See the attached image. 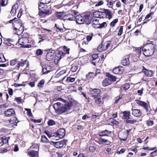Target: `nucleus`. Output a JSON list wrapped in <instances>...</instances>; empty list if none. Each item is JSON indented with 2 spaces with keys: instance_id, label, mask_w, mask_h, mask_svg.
<instances>
[{
  "instance_id": "28",
  "label": "nucleus",
  "mask_w": 157,
  "mask_h": 157,
  "mask_svg": "<svg viewBox=\"0 0 157 157\" xmlns=\"http://www.w3.org/2000/svg\"><path fill=\"white\" fill-rule=\"evenodd\" d=\"M108 122L110 123L109 124H115L117 125L119 124L118 121L114 120L113 118H110L108 120Z\"/></svg>"
},
{
  "instance_id": "6",
  "label": "nucleus",
  "mask_w": 157,
  "mask_h": 157,
  "mask_svg": "<svg viewBox=\"0 0 157 157\" xmlns=\"http://www.w3.org/2000/svg\"><path fill=\"white\" fill-rule=\"evenodd\" d=\"M56 136H58L59 138H61L65 135V130L63 128H60L58 130L56 133Z\"/></svg>"
},
{
  "instance_id": "4",
  "label": "nucleus",
  "mask_w": 157,
  "mask_h": 157,
  "mask_svg": "<svg viewBox=\"0 0 157 157\" xmlns=\"http://www.w3.org/2000/svg\"><path fill=\"white\" fill-rule=\"evenodd\" d=\"M135 101L136 103L139 106L143 108L147 112H148L149 105L147 103L145 102L138 100H136Z\"/></svg>"
},
{
  "instance_id": "24",
  "label": "nucleus",
  "mask_w": 157,
  "mask_h": 157,
  "mask_svg": "<svg viewBox=\"0 0 157 157\" xmlns=\"http://www.w3.org/2000/svg\"><path fill=\"white\" fill-rule=\"evenodd\" d=\"M106 76L108 77V78H109L110 80L111 81L112 83L113 82H114L116 81V78L115 76H114L113 75L110 74L109 73H107L106 74Z\"/></svg>"
},
{
  "instance_id": "15",
  "label": "nucleus",
  "mask_w": 157,
  "mask_h": 157,
  "mask_svg": "<svg viewBox=\"0 0 157 157\" xmlns=\"http://www.w3.org/2000/svg\"><path fill=\"white\" fill-rule=\"evenodd\" d=\"M124 70L122 67H118L115 68L113 70V72L115 74H121Z\"/></svg>"
},
{
  "instance_id": "57",
  "label": "nucleus",
  "mask_w": 157,
  "mask_h": 157,
  "mask_svg": "<svg viewBox=\"0 0 157 157\" xmlns=\"http://www.w3.org/2000/svg\"><path fill=\"white\" fill-rule=\"evenodd\" d=\"M16 59L12 60L10 61V65L11 66H14L16 64Z\"/></svg>"
},
{
  "instance_id": "14",
  "label": "nucleus",
  "mask_w": 157,
  "mask_h": 157,
  "mask_svg": "<svg viewBox=\"0 0 157 157\" xmlns=\"http://www.w3.org/2000/svg\"><path fill=\"white\" fill-rule=\"evenodd\" d=\"M84 17V22L86 24L89 25L91 23L92 18L90 15V14H85Z\"/></svg>"
},
{
  "instance_id": "36",
  "label": "nucleus",
  "mask_w": 157,
  "mask_h": 157,
  "mask_svg": "<svg viewBox=\"0 0 157 157\" xmlns=\"http://www.w3.org/2000/svg\"><path fill=\"white\" fill-rule=\"evenodd\" d=\"M127 133H124V135L125 136V137L124 138H120V139L121 140H122L123 141H126L127 139V137L128 135L129 131L128 130H127Z\"/></svg>"
},
{
  "instance_id": "22",
  "label": "nucleus",
  "mask_w": 157,
  "mask_h": 157,
  "mask_svg": "<svg viewBox=\"0 0 157 157\" xmlns=\"http://www.w3.org/2000/svg\"><path fill=\"white\" fill-rule=\"evenodd\" d=\"M92 25L95 28H99L100 25L98 20L97 19L94 20L92 22Z\"/></svg>"
},
{
  "instance_id": "23",
  "label": "nucleus",
  "mask_w": 157,
  "mask_h": 157,
  "mask_svg": "<svg viewBox=\"0 0 157 157\" xmlns=\"http://www.w3.org/2000/svg\"><path fill=\"white\" fill-rule=\"evenodd\" d=\"M28 39L26 38H20L18 40V42L20 45H24L25 44H26L28 42Z\"/></svg>"
},
{
  "instance_id": "19",
  "label": "nucleus",
  "mask_w": 157,
  "mask_h": 157,
  "mask_svg": "<svg viewBox=\"0 0 157 157\" xmlns=\"http://www.w3.org/2000/svg\"><path fill=\"white\" fill-rule=\"evenodd\" d=\"M141 112L140 109H134L132 110V114L136 117H138L141 115Z\"/></svg>"
},
{
  "instance_id": "35",
  "label": "nucleus",
  "mask_w": 157,
  "mask_h": 157,
  "mask_svg": "<svg viewBox=\"0 0 157 157\" xmlns=\"http://www.w3.org/2000/svg\"><path fill=\"white\" fill-rule=\"evenodd\" d=\"M41 141L44 143H47L48 142V140L45 135H43L41 137Z\"/></svg>"
},
{
  "instance_id": "5",
  "label": "nucleus",
  "mask_w": 157,
  "mask_h": 157,
  "mask_svg": "<svg viewBox=\"0 0 157 157\" xmlns=\"http://www.w3.org/2000/svg\"><path fill=\"white\" fill-rule=\"evenodd\" d=\"M90 91L92 94V97L96 98L97 97L99 96L98 94L100 93L101 90L98 89H92L90 88Z\"/></svg>"
},
{
  "instance_id": "32",
  "label": "nucleus",
  "mask_w": 157,
  "mask_h": 157,
  "mask_svg": "<svg viewBox=\"0 0 157 157\" xmlns=\"http://www.w3.org/2000/svg\"><path fill=\"white\" fill-rule=\"evenodd\" d=\"M124 114V117L125 119L128 120L129 119L130 116V112H127L125 111L123 112Z\"/></svg>"
},
{
  "instance_id": "44",
  "label": "nucleus",
  "mask_w": 157,
  "mask_h": 157,
  "mask_svg": "<svg viewBox=\"0 0 157 157\" xmlns=\"http://www.w3.org/2000/svg\"><path fill=\"white\" fill-rule=\"evenodd\" d=\"M97 50L99 52H101L102 50H105V48H103V44H101L98 46Z\"/></svg>"
},
{
  "instance_id": "12",
  "label": "nucleus",
  "mask_w": 157,
  "mask_h": 157,
  "mask_svg": "<svg viewBox=\"0 0 157 157\" xmlns=\"http://www.w3.org/2000/svg\"><path fill=\"white\" fill-rule=\"evenodd\" d=\"M129 56L128 55H126L123 58L121 61V63L123 66H126L129 64L130 63L129 60Z\"/></svg>"
},
{
  "instance_id": "52",
  "label": "nucleus",
  "mask_w": 157,
  "mask_h": 157,
  "mask_svg": "<svg viewBox=\"0 0 157 157\" xmlns=\"http://www.w3.org/2000/svg\"><path fill=\"white\" fill-rule=\"evenodd\" d=\"M25 110L27 112V114L30 117H31L33 116V115L31 112V109H25Z\"/></svg>"
},
{
  "instance_id": "18",
  "label": "nucleus",
  "mask_w": 157,
  "mask_h": 157,
  "mask_svg": "<svg viewBox=\"0 0 157 157\" xmlns=\"http://www.w3.org/2000/svg\"><path fill=\"white\" fill-rule=\"evenodd\" d=\"M104 12L106 15V18H108L109 19H110L112 17V13L111 10L109 9H104L103 10Z\"/></svg>"
},
{
  "instance_id": "56",
  "label": "nucleus",
  "mask_w": 157,
  "mask_h": 157,
  "mask_svg": "<svg viewBox=\"0 0 157 157\" xmlns=\"http://www.w3.org/2000/svg\"><path fill=\"white\" fill-rule=\"evenodd\" d=\"M43 3L42 2V3H40V4L38 7L39 10L44 9L43 7V6H44Z\"/></svg>"
},
{
  "instance_id": "10",
  "label": "nucleus",
  "mask_w": 157,
  "mask_h": 157,
  "mask_svg": "<svg viewBox=\"0 0 157 157\" xmlns=\"http://www.w3.org/2000/svg\"><path fill=\"white\" fill-rule=\"evenodd\" d=\"M55 52V51L54 50L52 52H48L46 56V60L48 61H50L53 60L54 57Z\"/></svg>"
},
{
  "instance_id": "53",
  "label": "nucleus",
  "mask_w": 157,
  "mask_h": 157,
  "mask_svg": "<svg viewBox=\"0 0 157 157\" xmlns=\"http://www.w3.org/2000/svg\"><path fill=\"white\" fill-rule=\"evenodd\" d=\"M103 3V1L102 0H101L97 3L95 5V6L96 7L102 5Z\"/></svg>"
},
{
  "instance_id": "13",
  "label": "nucleus",
  "mask_w": 157,
  "mask_h": 157,
  "mask_svg": "<svg viewBox=\"0 0 157 157\" xmlns=\"http://www.w3.org/2000/svg\"><path fill=\"white\" fill-rule=\"evenodd\" d=\"M75 19L78 24H82L84 22V18L80 14L77 15L75 17Z\"/></svg>"
},
{
  "instance_id": "51",
  "label": "nucleus",
  "mask_w": 157,
  "mask_h": 157,
  "mask_svg": "<svg viewBox=\"0 0 157 157\" xmlns=\"http://www.w3.org/2000/svg\"><path fill=\"white\" fill-rule=\"evenodd\" d=\"M102 132L104 136H107L111 133L109 131L107 130L102 131Z\"/></svg>"
},
{
  "instance_id": "11",
  "label": "nucleus",
  "mask_w": 157,
  "mask_h": 157,
  "mask_svg": "<svg viewBox=\"0 0 157 157\" xmlns=\"http://www.w3.org/2000/svg\"><path fill=\"white\" fill-rule=\"evenodd\" d=\"M14 28V30H17L21 27H23L21 21L20 20H17L13 23Z\"/></svg>"
},
{
  "instance_id": "40",
  "label": "nucleus",
  "mask_w": 157,
  "mask_h": 157,
  "mask_svg": "<svg viewBox=\"0 0 157 157\" xmlns=\"http://www.w3.org/2000/svg\"><path fill=\"white\" fill-rule=\"evenodd\" d=\"M100 18H106V15L105 14V13L104 12V11H103V12L100 11Z\"/></svg>"
},
{
  "instance_id": "60",
  "label": "nucleus",
  "mask_w": 157,
  "mask_h": 157,
  "mask_svg": "<svg viewBox=\"0 0 157 157\" xmlns=\"http://www.w3.org/2000/svg\"><path fill=\"white\" fill-rule=\"evenodd\" d=\"M63 30L62 28L59 27V25H58V27H56V31L57 32L62 31Z\"/></svg>"
},
{
  "instance_id": "30",
  "label": "nucleus",
  "mask_w": 157,
  "mask_h": 157,
  "mask_svg": "<svg viewBox=\"0 0 157 157\" xmlns=\"http://www.w3.org/2000/svg\"><path fill=\"white\" fill-rule=\"evenodd\" d=\"M17 119L16 117H12L10 118L9 120V122L10 124H13V125H16L17 124Z\"/></svg>"
},
{
  "instance_id": "41",
  "label": "nucleus",
  "mask_w": 157,
  "mask_h": 157,
  "mask_svg": "<svg viewBox=\"0 0 157 157\" xmlns=\"http://www.w3.org/2000/svg\"><path fill=\"white\" fill-rule=\"evenodd\" d=\"M44 80L43 79H42L40 81V82L38 84L37 86L41 88L43 87V86L44 84Z\"/></svg>"
},
{
  "instance_id": "17",
  "label": "nucleus",
  "mask_w": 157,
  "mask_h": 157,
  "mask_svg": "<svg viewBox=\"0 0 157 157\" xmlns=\"http://www.w3.org/2000/svg\"><path fill=\"white\" fill-rule=\"evenodd\" d=\"M98 143L100 144H105L106 145H109L111 144V142L107 140L100 137L99 138Z\"/></svg>"
},
{
  "instance_id": "43",
  "label": "nucleus",
  "mask_w": 157,
  "mask_h": 157,
  "mask_svg": "<svg viewBox=\"0 0 157 157\" xmlns=\"http://www.w3.org/2000/svg\"><path fill=\"white\" fill-rule=\"evenodd\" d=\"M100 12V11H97L94 12L93 13L94 16L96 18H99Z\"/></svg>"
},
{
  "instance_id": "9",
  "label": "nucleus",
  "mask_w": 157,
  "mask_h": 157,
  "mask_svg": "<svg viewBox=\"0 0 157 157\" xmlns=\"http://www.w3.org/2000/svg\"><path fill=\"white\" fill-rule=\"evenodd\" d=\"M51 13L50 10H45L44 9L39 10V14L40 16L42 17H44L47 15L50 14Z\"/></svg>"
},
{
  "instance_id": "49",
  "label": "nucleus",
  "mask_w": 157,
  "mask_h": 157,
  "mask_svg": "<svg viewBox=\"0 0 157 157\" xmlns=\"http://www.w3.org/2000/svg\"><path fill=\"white\" fill-rule=\"evenodd\" d=\"M48 124L49 126H52L55 124V122L52 120H50L48 122Z\"/></svg>"
},
{
  "instance_id": "21",
  "label": "nucleus",
  "mask_w": 157,
  "mask_h": 157,
  "mask_svg": "<svg viewBox=\"0 0 157 157\" xmlns=\"http://www.w3.org/2000/svg\"><path fill=\"white\" fill-rule=\"evenodd\" d=\"M18 6L17 5H14L12 7V9L10 11V13L13 16L15 15L17 10Z\"/></svg>"
},
{
  "instance_id": "58",
  "label": "nucleus",
  "mask_w": 157,
  "mask_h": 157,
  "mask_svg": "<svg viewBox=\"0 0 157 157\" xmlns=\"http://www.w3.org/2000/svg\"><path fill=\"white\" fill-rule=\"evenodd\" d=\"M67 109V111L70 109V107L71 106V105L70 103H68L67 105L64 106Z\"/></svg>"
},
{
  "instance_id": "7",
  "label": "nucleus",
  "mask_w": 157,
  "mask_h": 157,
  "mask_svg": "<svg viewBox=\"0 0 157 157\" xmlns=\"http://www.w3.org/2000/svg\"><path fill=\"white\" fill-rule=\"evenodd\" d=\"M53 70L50 65H47L42 67V72L43 74H47Z\"/></svg>"
},
{
  "instance_id": "34",
  "label": "nucleus",
  "mask_w": 157,
  "mask_h": 157,
  "mask_svg": "<svg viewBox=\"0 0 157 157\" xmlns=\"http://www.w3.org/2000/svg\"><path fill=\"white\" fill-rule=\"evenodd\" d=\"M115 2L116 0H108L107 5L111 6H109V7L112 8L113 6L115 3Z\"/></svg>"
},
{
  "instance_id": "39",
  "label": "nucleus",
  "mask_w": 157,
  "mask_h": 157,
  "mask_svg": "<svg viewBox=\"0 0 157 157\" xmlns=\"http://www.w3.org/2000/svg\"><path fill=\"white\" fill-rule=\"evenodd\" d=\"M95 99V102L97 104H99L101 102V100L100 97L99 96L97 97L96 98H94Z\"/></svg>"
},
{
  "instance_id": "8",
  "label": "nucleus",
  "mask_w": 157,
  "mask_h": 157,
  "mask_svg": "<svg viewBox=\"0 0 157 157\" xmlns=\"http://www.w3.org/2000/svg\"><path fill=\"white\" fill-rule=\"evenodd\" d=\"M15 112L12 109H9L4 112V114L7 117H10L15 115Z\"/></svg>"
},
{
  "instance_id": "25",
  "label": "nucleus",
  "mask_w": 157,
  "mask_h": 157,
  "mask_svg": "<svg viewBox=\"0 0 157 157\" xmlns=\"http://www.w3.org/2000/svg\"><path fill=\"white\" fill-rule=\"evenodd\" d=\"M64 143V141L56 142L55 147L57 148L61 147H63Z\"/></svg>"
},
{
  "instance_id": "47",
  "label": "nucleus",
  "mask_w": 157,
  "mask_h": 157,
  "mask_svg": "<svg viewBox=\"0 0 157 157\" xmlns=\"http://www.w3.org/2000/svg\"><path fill=\"white\" fill-rule=\"evenodd\" d=\"M118 20L117 19H115L113 21H112L110 24V25L112 27H114L115 26Z\"/></svg>"
},
{
  "instance_id": "33",
  "label": "nucleus",
  "mask_w": 157,
  "mask_h": 157,
  "mask_svg": "<svg viewBox=\"0 0 157 157\" xmlns=\"http://www.w3.org/2000/svg\"><path fill=\"white\" fill-rule=\"evenodd\" d=\"M96 74H95L94 72H89L86 75V77L87 79H90L91 78L94 77L96 76Z\"/></svg>"
},
{
  "instance_id": "45",
  "label": "nucleus",
  "mask_w": 157,
  "mask_h": 157,
  "mask_svg": "<svg viewBox=\"0 0 157 157\" xmlns=\"http://www.w3.org/2000/svg\"><path fill=\"white\" fill-rule=\"evenodd\" d=\"M78 68L77 66L74 64H72V68H71V70L73 72H75L77 70Z\"/></svg>"
},
{
  "instance_id": "37",
  "label": "nucleus",
  "mask_w": 157,
  "mask_h": 157,
  "mask_svg": "<svg viewBox=\"0 0 157 157\" xmlns=\"http://www.w3.org/2000/svg\"><path fill=\"white\" fill-rule=\"evenodd\" d=\"M141 47H138L135 48L134 51L136 52V53L138 55V56H140L141 54Z\"/></svg>"
},
{
  "instance_id": "46",
  "label": "nucleus",
  "mask_w": 157,
  "mask_h": 157,
  "mask_svg": "<svg viewBox=\"0 0 157 157\" xmlns=\"http://www.w3.org/2000/svg\"><path fill=\"white\" fill-rule=\"evenodd\" d=\"M66 80L67 81L69 82H73L75 80V78H72L70 77H68L67 78Z\"/></svg>"
},
{
  "instance_id": "31",
  "label": "nucleus",
  "mask_w": 157,
  "mask_h": 157,
  "mask_svg": "<svg viewBox=\"0 0 157 157\" xmlns=\"http://www.w3.org/2000/svg\"><path fill=\"white\" fill-rule=\"evenodd\" d=\"M16 31L15 33L18 35H21L24 31L23 27H21L20 29H17V30H14Z\"/></svg>"
},
{
  "instance_id": "1",
  "label": "nucleus",
  "mask_w": 157,
  "mask_h": 157,
  "mask_svg": "<svg viewBox=\"0 0 157 157\" xmlns=\"http://www.w3.org/2000/svg\"><path fill=\"white\" fill-rule=\"evenodd\" d=\"M155 51V45L152 43H147L145 44L142 48L143 54L147 57L152 55Z\"/></svg>"
},
{
  "instance_id": "2",
  "label": "nucleus",
  "mask_w": 157,
  "mask_h": 157,
  "mask_svg": "<svg viewBox=\"0 0 157 157\" xmlns=\"http://www.w3.org/2000/svg\"><path fill=\"white\" fill-rule=\"evenodd\" d=\"M53 107L56 112L59 114H61L67 112V109L64 106L59 102L55 103Z\"/></svg>"
},
{
  "instance_id": "27",
  "label": "nucleus",
  "mask_w": 157,
  "mask_h": 157,
  "mask_svg": "<svg viewBox=\"0 0 157 157\" xmlns=\"http://www.w3.org/2000/svg\"><path fill=\"white\" fill-rule=\"evenodd\" d=\"M66 20L69 21H74L75 19V16L72 14H68L66 16Z\"/></svg>"
},
{
  "instance_id": "50",
  "label": "nucleus",
  "mask_w": 157,
  "mask_h": 157,
  "mask_svg": "<svg viewBox=\"0 0 157 157\" xmlns=\"http://www.w3.org/2000/svg\"><path fill=\"white\" fill-rule=\"evenodd\" d=\"M39 146V145L37 144H33L31 147V149H35L38 148Z\"/></svg>"
},
{
  "instance_id": "64",
  "label": "nucleus",
  "mask_w": 157,
  "mask_h": 157,
  "mask_svg": "<svg viewBox=\"0 0 157 157\" xmlns=\"http://www.w3.org/2000/svg\"><path fill=\"white\" fill-rule=\"evenodd\" d=\"M143 88H142L141 90H138V91H137V93L138 94H140V96L141 95V94L143 93Z\"/></svg>"
},
{
  "instance_id": "63",
  "label": "nucleus",
  "mask_w": 157,
  "mask_h": 157,
  "mask_svg": "<svg viewBox=\"0 0 157 157\" xmlns=\"http://www.w3.org/2000/svg\"><path fill=\"white\" fill-rule=\"evenodd\" d=\"M51 0H40L41 2H43V3L47 4L50 2Z\"/></svg>"
},
{
  "instance_id": "59",
  "label": "nucleus",
  "mask_w": 157,
  "mask_h": 157,
  "mask_svg": "<svg viewBox=\"0 0 157 157\" xmlns=\"http://www.w3.org/2000/svg\"><path fill=\"white\" fill-rule=\"evenodd\" d=\"M123 26H120V29L119 31V32L118 33V36H120L122 34V32L123 31Z\"/></svg>"
},
{
  "instance_id": "54",
  "label": "nucleus",
  "mask_w": 157,
  "mask_h": 157,
  "mask_svg": "<svg viewBox=\"0 0 157 157\" xmlns=\"http://www.w3.org/2000/svg\"><path fill=\"white\" fill-rule=\"evenodd\" d=\"M136 120H128L126 121V123L127 124L130 123L131 124H133L136 122Z\"/></svg>"
},
{
  "instance_id": "38",
  "label": "nucleus",
  "mask_w": 157,
  "mask_h": 157,
  "mask_svg": "<svg viewBox=\"0 0 157 157\" xmlns=\"http://www.w3.org/2000/svg\"><path fill=\"white\" fill-rule=\"evenodd\" d=\"M56 15L59 19H63V15L61 13L57 12L56 13Z\"/></svg>"
},
{
  "instance_id": "42",
  "label": "nucleus",
  "mask_w": 157,
  "mask_h": 157,
  "mask_svg": "<svg viewBox=\"0 0 157 157\" xmlns=\"http://www.w3.org/2000/svg\"><path fill=\"white\" fill-rule=\"evenodd\" d=\"M130 87V85L128 84H125L124 85L122 88V89L124 90H127L128 89H129Z\"/></svg>"
},
{
  "instance_id": "62",
  "label": "nucleus",
  "mask_w": 157,
  "mask_h": 157,
  "mask_svg": "<svg viewBox=\"0 0 157 157\" xmlns=\"http://www.w3.org/2000/svg\"><path fill=\"white\" fill-rule=\"evenodd\" d=\"M92 58L93 60H95L98 58V56L97 54H94L92 55Z\"/></svg>"
},
{
  "instance_id": "16",
  "label": "nucleus",
  "mask_w": 157,
  "mask_h": 157,
  "mask_svg": "<svg viewBox=\"0 0 157 157\" xmlns=\"http://www.w3.org/2000/svg\"><path fill=\"white\" fill-rule=\"evenodd\" d=\"M28 155L31 157H39L38 152L36 151L29 150Z\"/></svg>"
},
{
  "instance_id": "3",
  "label": "nucleus",
  "mask_w": 157,
  "mask_h": 157,
  "mask_svg": "<svg viewBox=\"0 0 157 157\" xmlns=\"http://www.w3.org/2000/svg\"><path fill=\"white\" fill-rule=\"evenodd\" d=\"M65 54V53L62 51H58L57 52L54 60L55 63H57L64 56Z\"/></svg>"
},
{
  "instance_id": "29",
  "label": "nucleus",
  "mask_w": 157,
  "mask_h": 157,
  "mask_svg": "<svg viewBox=\"0 0 157 157\" xmlns=\"http://www.w3.org/2000/svg\"><path fill=\"white\" fill-rule=\"evenodd\" d=\"M27 61L26 60H21V61L19 62L17 64V69L19 68L20 67H22L25 65V64L27 63Z\"/></svg>"
},
{
  "instance_id": "61",
  "label": "nucleus",
  "mask_w": 157,
  "mask_h": 157,
  "mask_svg": "<svg viewBox=\"0 0 157 157\" xmlns=\"http://www.w3.org/2000/svg\"><path fill=\"white\" fill-rule=\"evenodd\" d=\"M15 100L17 101L18 103H20L21 102L22 99L21 97L16 98Z\"/></svg>"
},
{
  "instance_id": "26",
  "label": "nucleus",
  "mask_w": 157,
  "mask_h": 157,
  "mask_svg": "<svg viewBox=\"0 0 157 157\" xmlns=\"http://www.w3.org/2000/svg\"><path fill=\"white\" fill-rule=\"evenodd\" d=\"M143 71L145 75L148 77H150L152 75V72L151 70H148L145 68L144 69Z\"/></svg>"
},
{
  "instance_id": "48",
  "label": "nucleus",
  "mask_w": 157,
  "mask_h": 157,
  "mask_svg": "<svg viewBox=\"0 0 157 157\" xmlns=\"http://www.w3.org/2000/svg\"><path fill=\"white\" fill-rule=\"evenodd\" d=\"M43 51L40 49H37L36 51V53L37 56H39L43 54Z\"/></svg>"
},
{
  "instance_id": "20",
  "label": "nucleus",
  "mask_w": 157,
  "mask_h": 157,
  "mask_svg": "<svg viewBox=\"0 0 157 157\" xmlns=\"http://www.w3.org/2000/svg\"><path fill=\"white\" fill-rule=\"evenodd\" d=\"M112 83L111 81L109 78H105L102 82V85L104 86H108Z\"/></svg>"
},
{
  "instance_id": "55",
  "label": "nucleus",
  "mask_w": 157,
  "mask_h": 157,
  "mask_svg": "<svg viewBox=\"0 0 157 157\" xmlns=\"http://www.w3.org/2000/svg\"><path fill=\"white\" fill-rule=\"evenodd\" d=\"M63 50L67 54H69V52L70 50V49L68 48L66 46H64L63 47Z\"/></svg>"
}]
</instances>
